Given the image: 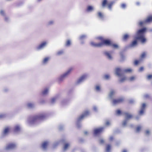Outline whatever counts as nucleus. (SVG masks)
Returning a JSON list of instances; mask_svg holds the SVG:
<instances>
[{
  "mask_svg": "<svg viewBox=\"0 0 152 152\" xmlns=\"http://www.w3.org/2000/svg\"><path fill=\"white\" fill-rule=\"evenodd\" d=\"M145 132L146 135H148L150 134V131L149 130H146Z\"/></svg>",
  "mask_w": 152,
  "mask_h": 152,
  "instance_id": "0e129e2a",
  "label": "nucleus"
},
{
  "mask_svg": "<svg viewBox=\"0 0 152 152\" xmlns=\"http://www.w3.org/2000/svg\"><path fill=\"white\" fill-rule=\"evenodd\" d=\"M151 22H152V16L148 17L146 19L143 21H140L139 22V24L140 26H142L143 24Z\"/></svg>",
  "mask_w": 152,
  "mask_h": 152,
  "instance_id": "0eeeda50",
  "label": "nucleus"
},
{
  "mask_svg": "<svg viewBox=\"0 0 152 152\" xmlns=\"http://www.w3.org/2000/svg\"><path fill=\"white\" fill-rule=\"evenodd\" d=\"M10 132V127H7L4 129L2 132L0 136V139H2L6 137Z\"/></svg>",
  "mask_w": 152,
  "mask_h": 152,
  "instance_id": "423d86ee",
  "label": "nucleus"
},
{
  "mask_svg": "<svg viewBox=\"0 0 152 152\" xmlns=\"http://www.w3.org/2000/svg\"><path fill=\"white\" fill-rule=\"evenodd\" d=\"M135 102V100L134 99H131L129 100V102L130 104H132Z\"/></svg>",
  "mask_w": 152,
  "mask_h": 152,
  "instance_id": "864d4df0",
  "label": "nucleus"
},
{
  "mask_svg": "<svg viewBox=\"0 0 152 152\" xmlns=\"http://www.w3.org/2000/svg\"><path fill=\"white\" fill-rule=\"evenodd\" d=\"M144 97L145 98H148L149 97V96L148 94H146L144 95Z\"/></svg>",
  "mask_w": 152,
  "mask_h": 152,
  "instance_id": "680f3d73",
  "label": "nucleus"
},
{
  "mask_svg": "<svg viewBox=\"0 0 152 152\" xmlns=\"http://www.w3.org/2000/svg\"><path fill=\"white\" fill-rule=\"evenodd\" d=\"M146 28L144 27L139 30L136 33V34L134 37L135 40H133L130 44L129 47H134L136 46L137 42V40H139L142 43L145 42L146 41V39L145 38L144 34L146 30Z\"/></svg>",
  "mask_w": 152,
  "mask_h": 152,
  "instance_id": "f257e3e1",
  "label": "nucleus"
},
{
  "mask_svg": "<svg viewBox=\"0 0 152 152\" xmlns=\"http://www.w3.org/2000/svg\"><path fill=\"white\" fill-rule=\"evenodd\" d=\"M64 128V126L62 125H61L59 126L58 129L60 130H62Z\"/></svg>",
  "mask_w": 152,
  "mask_h": 152,
  "instance_id": "13d9d810",
  "label": "nucleus"
},
{
  "mask_svg": "<svg viewBox=\"0 0 152 152\" xmlns=\"http://www.w3.org/2000/svg\"><path fill=\"white\" fill-rule=\"evenodd\" d=\"M110 146L109 145H107L106 148V151L107 152H109L110 149Z\"/></svg>",
  "mask_w": 152,
  "mask_h": 152,
  "instance_id": "49530a36",
  "label": "nucleus"
},
{
  "mask_svg": "<svg viewBox=\"0 0 152 152\" xmlns=\"http://www.w3.org/2000/svg\"><path fill=\"white\" fill-rule=\"evenodd\" d=\"M143 70V68L142 67H140L139 69V72H142Z\"/></svg>",
  "mask_w": 152,
  "mask_h": 152,
  "instance_id": "69168bd1",
  "label": "nucleus"
},
{
  "mask_svg": "<svg viewBox=\"0 0 152 152\" xmlns=\"http://www.w3.org/2000/svg\"><path fill=\"white\" fill-rule=\"evenodd\" d=\"M87 37V36L86 35H82L80 36L79 38V39L80 40H82L86 38Z\"/></svg>",
  "mask_w": 152,
  "mask_h": 152,
  "instance_id": "72a5a7b5",
  "label": "nucleus"
},
{
  "mask_svg": "<svg viewBox=\"0 0 152 152\" xmlns=\"http://www.w3.org/2000/svg\"><path fill=\"white\" fill-rule=\"evenodd\" d=\"M115 93V90H111L110 91V93H109L108 95L109 98L113 100V96L114 95Z\"/></svg>",
  "mask_w": 152,
  "mask_h": 152,
  "instance_id": "4be33fe9",
  "label": "nucleus"
},
{
  "mask_svg": "<svg viewBox=\"0 0 152 152\" xmlns=\"http://www.w3.org/2000/svg\"><path fill=\"white\" fill-rule=\"evenodd\" d=\"M60 99V96L58 95L52 98L51 100V103L52 104L55 103L56 102L58 101Z\"/></svg>",
  "mask_w": 152,
  "mask_h": 152,
  "instance_id": "a211bd4d",
  "label": "nucleus"
},
{
  "mask_svg": "<svg viewBox=\"0 0 152 152\" xmlns=\"http://www.w3.org/2000/svg\"><path fill=\"white\" fill-rule=\"evenodd\" d=\"M132 70L131 68L123 69L117 67L115 69V74L118 77L122 75L123 74L125 73H131Z\"/></svg>",
  "mask_w": 152,
  "mask_h": 152,
  "instance_id": "20e7f679",
  "label": "nucleus"
},
{
  "mask_svg": "<svg viewBox=\"0 0 152 152\" xmlns=\"http://www.w3.org/2000/svg\"><path fill=\"white\" fill-rule=\"evenodd\" d=\"M9 89L8 88H4L3 90V91L4 92H6L8 91Z\"/></svg>",
  "mask_w": 152,
  "mask_h": 152,
  "instance_id": "052dcab7",
  "label": "nucleus"
},
{
  "mask_svg": "<svg viewBox=\"0 0 152 152\" xmlns=\"http://www.w3.org/2000/svg\"><path fill=\"white\" fill-rule=\"evenodd\" d=\"M94 10V7L91 5H88L87 6L86 11L87 12H91Z\"/></svg>",
  "mask_w": 152,
  "mask_h": 152,
  "instance_id": "f3484780",
  "label": "nucleus"
},
{
  "mask_svg": "<svg viewBox=\"0 0 152 152\" xmlns=\"http://www.w3.org/2000/svg\"><path fill=\"white\" fill-rule=\"evenodd\" d=\"M50 59V57H46L42 61V63L43 64H45L48 63Z\"/></svg>",
  "mask_w": 152,
  "mask_h": 152,
  "instance_id": "393cba45",
  "label": "nucleus"
},
{
  "mask_svg": "<svg viewBox=\"0 0 152 152\" xmlns=\"http://www.w3.org/2000/svg\"><path fill=\"white\" fill-rule=\"evenodd\" d=\"M104 142V140L102 139H101L99 140V142L101 144H103Z\"/></svg>",
  "mask_w": 152,
  "mask_h": 152,
  "instance_id": "e2e57ef3",
  "label": "nucleus"
},
{
  "mask_svg": "<svg viewBox=\"0 0 152 152\" xmlns=\"http://www.w3.org/2000/svg\"><path fill=\"white\" fill-rule=\"evenodd\" d=\"M8 116V114L7 113L0 114V120L6 118Z\"/></svg>",
  "mask_w": 152,
  "mask_h": 152,
  "instance_id": "bb28decb",
  "label": "nucleus"
},
{
  "mask_svg": "<svg viewBox=\"0 0 152 152\" xmlns=\"http://www.w3.org/2000/svg\"><path fill=\"white\" fill-rule=\"evenodd\" d=\"M49 142L48 141H45L43 142L41 145L42 149L43 150H46L48 145H49Z\"/></svg>",
  "mask_w": 152,
  "mask_h": 152,
  "instance_id": "6ab92c4d",
  "label": "nucleus"
},
{
  "mask_svg": "<svg viewBox=\"0 0 152 152\" xmlns=\"http://www.w3.org/2000/svg\"><path fill=\"white\" fill-rule=\"evenodd\" d=\"M73 68L72 67L69 69L66 72L63 74V75L66 78L70 74L72 71Z\"/></svg>",
  "mask_w": 152,
  "mask_h": 152,
  "instance_id": "2eb2a0df",
  "label": "nucleus"
},
{
  "mask_svg": "<svg viewBox=\"0 0 152 152\" xmlns=\"http://www.w3.org/2000/svg\"><path fill=\"white\" fill-rule=\"evenodd\" d=\"M152 79V75H150L147 76V79L150 80Z\"/></svg>",
  "mask_w": 152,
  "mask_h": 152,
  "instance_id": "8fccbe9b",
  "label": "nucleus"
},
{
  "mask_svg": "<svg viewBox=\"0 0 152 152\" xmlns=\"http://www.w3.org/2000/svg\"><path fill=\"white\" fill-rule=\"evenodd\" d=\"M141 61V59H140L139 60H136L134 61V64L136 65H137L138 64L140 63Z\"/></svg>",
  "mask_w": 152,
  "mask_h": 152,
  "instance_id": "603ef678",
  "label": "nucleus"
},
{
  "mask_svg": "<svg viewBox=\"0 0 152 152\" xmlns=\"http://www.w3.org/2000/svg\"><path fill=\"white\" fill-rule=\"evenodd\" d=\"M125 112H121L120 110H118L116 111V114L118 115H124Z\"/></svg>",
  "mask_w": 152,
  "mask_h": 152,
  "instance_id": "c756f323",
  "label": "nucleus"
},
{
  "mask_svg": "<svg viewBox=\"0 0 152 152\" xmlns=\"http://www.w3.org/2000/svg\"><path fill=\"white\" fill-rule=\"evenodd\" d=\"M110 123L108 121H107L106 122V125L109 126V125H110Z\"/></svg>",
  "mask_w": 152,
  "mask_h": 152,
  "instance_id": "338daca9",
  "label": "nucleus"
},
{
  "mask_svg": "<svg viewBox=\"0 0 152 152\" xmlns=\"http://www.w3.org/2000/svg\"><path fill=\"white\" fill-rule=\"evenodd\" d=\"M73 68L72 67L69 69L66 72L63 74V75L66 78L70 74L72 71Z\"/></svg>",
  "mask_w": 152,
  "mask_h": 152,
  "instance_id": "dca6fc26",
  "label": "nucleus"
},
{
  "mask_svg": "<svg viewBox=\"0 0 152 152\" xmlns=\"http://www.w3.org/2000/svg\"><path fill=\"white\" fill-rule=\"evenodd\" d=\"M68 101L66 99L63 100L61 102V104L62 105H64L67 104Z\"/></svg>",
  "mask_w": 152,
  "mask_h": 152,
  "instance_id": "c9c22d12",
  "label": "nucleus"
},
{
  "mask_svg": "<svg viewBox=\"0 0 152 152\" xmlns=\"http://www.w3.org/2000/svg\"><path fill=\"white\" fill-rule=\"evenodd\" d=\"M146 104L145 103H143L141 107L140 110L139 112V114L140 115H142L143 114L145 110Z\"/></svg>",
  "mask_w": 152,
  "mask_h": 152,
  "instance_id": "4468645a",
  "label": "nucleus"
},
{
  "mask_svg": "<svg viewBox=\"0 0 152 152\" xmlns=\"http://www.w3.org/2000/svg\"><path fill=\"white\" fill-rule=\"evenodd\" d=\"M104 129V127H100L98 129H95L94 130V134L96 136L101 133Z\"/></svg>",
  "mask_w": 152,
  "mask_h": 152,
  "instance_id": "ddd939ff",
  "label": "nucleus"
},
{
  "mask_svg": "<svg viewBox=\"0 0 152 152\" xmlns=\"http://www.w3.org/2000/svg\"><path fill=\"white\" fill-rule=\"evenodd\" d=\"M69 146V143H67L65 144L64 148V151H65L66 150Z\"/></svg>",
  "mask_w": 152,
  "mask_h": 152,
  "instance_id": "ea45409f",
  "label": "nucleus"
},
{
  "mask_svg": "<svg viewBox=\"0 0 152 152\" xmlns=\"http://www.w3.org/2000/svg\"><path fill=\"white\" fill-rule=\"evenodd\" d=\"M4 151H7L10 150V143H8L4 148Z\"/></svg>",
  "mask_w": 152,
  "mask_h": 152,
  "instance_id": "c03bdc74",
  "label": "nucleus"
},
{
  "mask_svg": "<svg viewBox=\"0 0 152 152\" xmlns=\"http://www.w3.org/2000/svg\"><path fill=\"white\" fill-rule=\"evenodd\" d=\"M129 37V35L128 34H125L123 36V39L124 40H126Z\"/></svg>",
  "mask_w": 152,
  "mask_h": 152,
  "instance_id": "a18cd8bd",
  "label": "nucleus"
},
{
  "mask_svg": "<svg viewBox=\"0 0 152 152\" xmlns=\"http://www.w3.org/2000/svg\"><path fill=\"white\" fill-rule=\"evenodd\" d=\"M105 56L109 60H112L113 57L111 55L112 52L111 51H105L104 52Z\"/></svg>",
  "mask_w": 152,
  "mask_h": 152,
  "instance_id": "f8f14e48",
  "label": "nucleus"
},
{
  "mask_svg": "<svg viewBox=\"0 0 152 152\" xmlns=\"http://www.w3.org/2000/svg\"><path fill=\"white\" fill-rule=\"evenodd\" d=\"M90 113L89 111L88 110H86L77 118L76 122V125L77 127L80 128L81 127V125L80 122L85 117L87 116Z\"/></svg>",
  "mask_w": 152,
  "mask_h": 152,
  "instance_id": "39448f33",
  "label": "nucleus"
},
{
  "mask_svg": "<svg viewBox=\"0 0 152 152\" xmlns=\"http://www.w3.org/2000/svg\"><path fill=\"white\" fill-rule=\"evenodd\" d=\"M4 21L7 23H8L9 20V18L6 15L4 17Z\"/></svg>",
  "mask_w": 152,
  "mask_h": 152,
  "instance_id": "79ce46f5",
  "label": "nucleus"
},
{
  "mask_svg": "<svg viewBox=\"0 0 152 152\" xmlns=\"http://www.w3.org/2000/svg\"><path fill=\"white\" fill-rule=\"evenodd\" d=\"M98 38L101 40L102 42L97 43H95L93 42H91V45L95 47H101L104 45L111 46L112 42H110V40H104L103 38L102 37H99Z\"/></svg>",
  "mask_w": 152,
  "mask_h": 152,
  "instance_id": "7ed1b4c3",
  "label": "nucleus"
},
{
  "mask_svg": "<svg viewBox=\"0 0 152 152\" xmlns=\"http://www.w3.org/2000/svg\"><path fill=\"white\" fill-rule=\"evenodd\" d=\"M66 78L62 74L58 78V80L59 81H62Z\"/></svg>",
  "mask_w": 152,
  "mask_h": 152,
  "instance_id": "7c9ffc66",
  "label": "nucleus"
},
{
  "mask_svg": "<svg viewBox=\"0 0 152 152\" xmlns=\"http://www.w3.org/2000/svg\"><path fill=\"white\" fill-rule=\"evenodd\" d=\"M54 21L53 20H51L48 21L47 23V25L48 26H51L54 24Z\"/></svg>",
  "mask_w": 152,
  "mask_h": 152,
  "instance_id": "473e14b6",
  "label": "nucleus"
},
{
  "mask_svg": "<svg viewBox=\"0 0 152 152\" xmlns=\"http://www.w3.org/2000/svg\"><path fill=\"white\" fill-rule=\"evenodd\" d=\"M122 77L120 79V83H123V82H124L125 80H126V77L124 76H123V75L122 76H121V77H122ZM121 77V76H120Z\"/></svg>",
  "mask_w": 152,
  "mask_h": 152,
  "instance_id": "2f4dec72",
  "label": "nucleus"
},
{
  "mask_svg": "<svg viewBox=\"0 0 152 152\" xmlns=\"http://www.w3.org/2000/svg\"><path fill=\"white\" fill-rule=\"evenodd\" d=\"M49 91V88H45L42 91V95L45 96L47 95Z\"/></svg>",
  "mask_w": 152,
  "mask_h": 152,
  "instance_id": "5701e85b",
  "label": "nucleus"
},
{
  "mask_svg": "<svg viewBox=\"0 0 152 152\" xmlns=\"http://www.w3.org/2000/svg\"><path fill=\"white\" fill-rule=\"evenodd\" d=\"M113 137H112V136H111V137H110V139H110V141H112V140H113Z\"/></svg>",
  "mask_w": 152,
  "mask_h": 152,
  "instance_id": "774afa93",
  "label": "nucleus"
},
{
  "mask_svg": "<svg viewBox=\"0 0 152 152\" xmlns=\"http://www.w3.org/2000/svg\"><path fill=\"white\" fill-rule=\"evenodd\" d=\"M115 1H113L107 4L108 8L111 11L112 10V7L115 3Z\"/></svg>",
  "mask_w": 152,
  "mask_h": 152,
  "instance_id": "b1692460",
  "label": "nucleus"
},
{
  "mask_svg": "<svg viewBox=\"0 0 152 152\" xmlns=\"http://www.w3.org/2000/svg\"><path fill=\"white\" fill-rule=\"evenodd\" d=\"M124 101L123 97H120L117 99H113L112 103L113 105H115L122 102Z\"/></svg>",
  "mask_w": 152,
  "mask_h": 152,
  "instance_id": "6e6552de",
  "label": "nucleus"
},
{
  "mask_svg": "<svg viewBox=\"0 0 152 152\" xmlns=\"http://www.w3.org/2000/svg\"><path fill=\"white\" fill-rule=\"evenodd\" d=\"M107 0H103L102 3V7H104L107 4Z\"/></svg>",
  "mask_w": 152,
  "mask_h": 152,
  "instance_id": "58836bf2",
  "label": "nucleus"
},
{
  "mask_svg": "<svg viewBox=\"0 0 152 152\" xmlns=\"http://www.w3.org/2000/svg\"><path fill=\"white\" fill-rule=\"evenodd\" d=\"M97 16L99 18L102 20H103L104 19V15L102 12H97Z\"/></svg>",
  "mask_w": 152,
  "mask_h": 152,
  "instance_id": "412c9836",
  "label": "nucleus"
},
{
  "mask_svg": "<svg viewBox=\"0 0 152 152\" xmlns=\"http://www.w3.org/2000/svg\"><path fill=\"white\" fill-rule=\"evenodd\" d=\"M47 116L45 113H41L30 117L27 119V123L30 126H34L39 123L41 121L45 119Z\"/></svg>",
  "mask_w": 152,
  "mask_h": 152,
  "instance_id": "f03ea898",
  "label": "nucleus"
},
{
  "mask_svg": "<svg viewBox=\"0 0 152 152\" xmlns=\"http://www.w3.org/2000/svg\"><path fill=\"white\" fill-rule=\"evenodd\" d=\"M124 115H125V119L128 121L132 117V115L126 112H124Z\"/></svg>",
  "mask_w": 152,
  "mask_h": 152,
  "instance_id": "aec40b11",
  "label": "nucleus"
},
{
  "mask_svg": "<svg viewBox=\"0 0 152 152\" xmlns=\"http://www.w3.org/2000/svg\"><path fill=\"white\" fill-rule=\"evenodd\" d=\"M95 90L97 92H100L101 91V87L99 85H96L95 87Z\"/></svg>",
  "mask_w": 152,
  "mask_h": 152,
  "instance_id": "cd10ccee",
  "label": "nucleus"
},
{
  "mask_svg": "<svg viewBox=\"0 0 152 152\" xmlns=\"http://www.w3.org/2000/svg\"><path fill=\"white\" fill-rule=\"evenodd\" d=\"M64 53V51L63 50L58 51L56 53V55H60Z\"/></svg>",
  "mask_w": 152,
  "mask_h": 152,
  "instance_id": "37998d69",
  "label": "nucleus"
},
{
  "mask_svg": "<svg viewBox=\"0 0 152 152\" xmlns=\"http://www.w3.org/2000/svg\"><path fill=\"white\" fill-rule=\"evenodd\" d=\"M135 79V77L134 76H132L130 77L129 78V80L131 81H132L134 80Z\"/></svg>",
  "mask_w": 152,
  "mask_h": 152,
  "instance_id": "4d7b16f0",
  "label": "nucleus"
},
{
  "mask_svg": "<svg viewBox=\"0 0 152 152\" xmlns=\"http://www.w3.org/2000/svg\"><path fill=\"white\" fill-rule=\"evenodd\" d=\"M128 122V121L125 119L123 121L122 125L123 126L125 127L127 123Z\"/></svg>",
  "mask_w": 152,
  "mask_h": 152,
  "instance_id": "4c0bfd02",
  "label": "nucleus"
},
{
  "mask_svg": "<svg viewBox=\"0 0 152 152\" xmlns=\"http://www.w3.org/2000/svg\"><path fill=\"white\" fill-rule=\"evenodd\" d=\"M86 78V75H83L82 76L77 80L76 82V84L77 85L81 84L85 80Z\"/></svg>",
  "mask_w": 152,
  "mask_h": 152,
  "instance_id": "9b49d317",
  "label": "nucleus"
},
{
  "mask_svg": "<svg viewBox=\"0 0 152 152\" xmlns=\"http://www.w3.org/2000/svg\"><path fill=\"white\" fill-rule=\"evenodd\" d=\"M21 126L20 124H16L14 127L13 129V131L15 134H19L21 130Z\"/></svg>",
  "mask_w": 152,
  "mask_h": 152,
  "instance_id": "1a4fd4ad",
  "label": "nucleus"
},
{
  "mask_svg": "<svg viewBox=\"0 0 152 152\" xmlns=\"http://www.w3.org/2000/svg\"><path fill=\"white\" fill-rule=\"evenodd\" d=\"M93 109L94 111L96 112L97 110V108L96 106H94L93 107Z\"/></svg>",
  "mask_w": 152,
  "mask_h": 152,
  "instance_id": "bf43d9fd",
  "label": "nucleus"
},
{
  "mask_svg": "<svg viewBox=\"0 0 152 152\" xmlns=\"http://www.w3.org/2000/svg\"><path fill=\"white\" fill-rule=\"evenodd\" d=\"M111 46H112L113 48H117L118 47V45L115 44H113L112 43V44L111 45Z\"/></svg>",
  "mask_w": 152,
  "mask_h": 152,
  "instance_id": "09e8293b",
  "label": "nucleus"
},
{
  "mask_svg": "<svg viewBox=\"0 0 152 152\" xmlns=\"http://www.w3.org/2000/svg\"><path fill=\"white\" fill-rule=\"evenodd\" d=\"M146 54L145 52H143L141 54V56H140V59L141 60V61L142 60V59L144 58Z\"/></svg>",
  "mask_w": 152,
  "mask_h": 152,
  "instance_id": "a19ab883",
  "label": "nucleus"
},
{
  "mask_svg": "<svg viewBox=\"0 0 152 152\" xmlns=\"http://www.w3.org/2000/svg\"><path fill=\"white\" fill-rule=\"evenodd\" d=\"M48 43V42L46 41L42 42L36 47V50H39L43 49L46 46Z\"/></svg>",
  "mask_w": 152,
  "mask_h": 152,
  "instance_id": "9d476101",
  "label": "nucleus"
},
{
  "mask_svg": "<svg viewBox=\"0 0 152 152\" xmlns=\"http://www.w3.org/2000/svg\"><path fill=\"white\" fill-rule=\"evenodd\" d=\"M126 7V5L125 4L123 3L121 5V7L122 9H125Z\"/></svg>",
  "mask_w": 152,
  "mask_h": 152,
  "instance_id": "3c124183",
  "label": "nucleus"
},
{
  "mask_svg": "<svg viewBox=\"0 0 152 152\" xmlns=\"http://www.w3.org/2000/svg\"><path fill=\"white\" fill-rule=\"evenodd\" d=\"M27 107L30 108H33L35 106L34 103L32 102H29L27 104Z\"/></svg>",
  "mask_w": 152,
  "mask_h": 152,
  "instance_id": "c85d7f7f",
  "label": "nucleus"
},
{
  "mask_svg": "<svg viewBox=\"0 0 152 152\" xmlns=\"http://www.w3.org/2000/svg\"><path fill=\"white\" fill-rule=\"evenodd\" d=\"M110 77V76L109 75H105L104 76V78L106 80H108Z\"/></svg>",
  "mask_w": 152,
  "mask_h": 152,
  "instance_id": "de8ad7c7",
  "label": "nucleus"
},
{
  "mask_svg": "<svg viewBox=\"0 0 152 152\" xmlns=\"http://www.w3.org/2000/svg\"><path fill=\"white\" fill-rule=\"evenodd\" d=\"M39 102L40 104H42L45 103V101L44 100L42 99L39 101Z\"/></svg>",
  "mask_w": 152,
  "mask_h": 152,
  "instance_id": "6e6d98bb",
  "label": "nucleus"
},
{
  "mask_svg": "<svg viewBox=\"0 0 152 152\" xmlns=\"http://www.w3.org/2000/svg\"><path fill=\"white\" fill-rule=\"evenodd\" d=\"M71 44V41L70 40H68L66 43L65 46L66 47H69L70 45Z\"/></svg>",
  "mask_w": 152,
  "mask_h": 152,
  "instance_id": "e433bc0d",
  "label": "nucleus"
},
{
  "mask_svg": "<svg viewBox=\"0 0 152 152\" xmlns=\"http://www.w3.org/2000/svg\"><path fill=\"white\" fill-rule=\"evenodd\" d=\"M0 15L4 17L6 15L5 11L3 10H0Z\"/></svg>",
  "mask_w": 152,
  "mask_h": 152,
  "instance_id": "f704fd0d",
  "label": "nucleus"
},
{
  "mask_svg": "<svg viewBox=\"0 0 152 152\" xmlns=\"http://www.w3.org/2000/svg\"><path fill=\"white\" fill-rule=\"evenodd\" d=\"M17 145L14 142L10 143V150L15 149L17 147Z\"/></svg>",
  "mask_w": 152,
  "mask_h": 152,
  "instance_id": "a878e982",
  "label": "nucleus"
},
{
  "mask_svg": "<svg viewBox=\"0 0 152 152\" xmlns=\"http://www.w3.org/2000/svg\"><path fill=\"white\" fill-rule=\"evenodd\" d=\"M141 129V127L140 126H138L136 128V132H139Z\"/></svg>",
  "mask_w": 152,
  "mask_h": 152,
  "instance_id": "5fc2aeb1",
  "label": "nucleus"
}]
</instances>
